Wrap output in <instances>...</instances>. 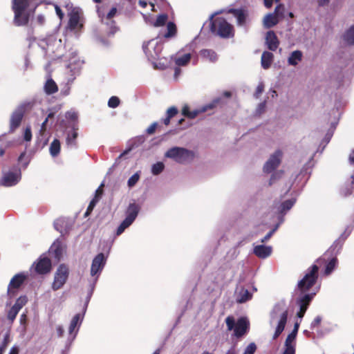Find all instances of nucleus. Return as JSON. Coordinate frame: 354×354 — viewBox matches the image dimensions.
I'll use <instances>...</instances> for the list:
<instances>
[{
	"label": "nucleus",
	"instance_id": "f704fd0d",
	"mask_svg": "<svg viewBox=\"0 0 354 354\" xmlns=\"http://www.w3.org/2000/svg\"><path fill=\"white\" fill-rule=\"evenodd\" d=\"M182 114L188 118H195L198 115L197 111H190L188 105H185L182 109Z\"/></svg>",
	"mask_w": 354,
	"mask_h": 354
},
{
	"label": "nucleus",
	"instance_id": "5fc2aeb1",
	"mask_svg": "<svg viewBox=\"0 0 354 354\" xmlns=\"http://www.w3.org/2000/svg\"><path fill=\"white\" fill-rule=\"evenodd\" d=\"M24 140L29 142L32 139V132H31V128L30 127H27L24 131Z\"/></svg>",
	"mask_w": 354,
	"mask_h": 354
},
{
	"label": "nucleus",
	"instance_id": "5701e85b",
	"mask_svg": "<svg viewBox=\"0 0 354 354\" xmlns=\"http://www.w3.org/2000/svg\"><path fill=\"white\" fill-rule=\"evenodd\" d=\"M344 241V239L342 237H339L337 239L330 248L328 249L326 253H330L331 254H336L342 248L343 243Z\"/></svg>",
	"mask_w": 354,
	"mask_h": 354
},
{
	"label": "nucleus",
	"instance_id": "603ef678",
	"mask_svg": "<svg viewBox=\"0 0 354 354\" xmlns=\"http://www.w3.org/2000/svg\"><path fill=\"white\" fill-rule=\"evenodd\" d=\"M140 178V176L138 173L134 174L133 176H131L129 180H128V186L131 187L134 186L137 182L138 181Z\"/></svg>",
	"mask_w": 354,
	"mask_h": 354
},
{
	"label": "nucleus",
	"instance_id": "0e129e2a",
	"mask_svg": "<svg viewBox=\"0 0 354 354\" xmlns=\"http://www.w3.org/2000/svg\"><path fill=\"white\" fill-rule=\"evenodd\" d=\"M266 110V102H261L257 108V112L261 114Z\"/></svg>",
	"mask_w": 354,
	"mask_h": 354
},
{
	"label": "nucleus",
	"instance_id": "3c124183",
	"mask_svg": "<svg viewBox=\"0 0 354 354\" xmlns=\"http://www.w3.org/2000/svg\"><path fill=\"white\" fill-rule=\"evenodd\" d=\"M18 313L19 310L12 306V307L9 310L8 313V319L11 322H13L15 319Z\"/></svg>",
	"mask_w": 354,
	"mask_h": 354
},
{
	"label": "nucleus",
	"instance_id": "a18cd8bd",
	"mask_svg": "<svg viewBox=\"0 0 354 354\" xmlns=\"http://www.w3.org/2000/svg\"><path fill=\"white\" fill-rule=\"evenodd\" d=\"M257 349V346L254 342L250 343L244 350L243 354H254Z\"/></svg>",
	"mask_w": 354,
	"mask_h": 354
},
{
	"label": "nucleus",
	"instance_id": "58836bf2",
	"mask_svg": "<svg viewBox=\"0 0 354 354\" xmlns=\"http://www.w3.org/2000/svg\"><path fill=\"white\" fill-rule=\"evenodd\" d=\"M27 301L28 299L26 296H21L17 299L13 306L19 311L23 308V306L26 305Z\"/></svg>",
	"mask_w": 354,
	"mask_h": 354
},
{
	"label": "nucleus",
	"instance_id": "69168bd1",
	"mask_svg": "<svg viewBox=\"0 0 354 354\" xmlns=\"http://www.w3.org/2000/svg\"><path fill=\"white\" fill-rule=\"evenodd\" d=\"M211 54H214V52L207 49L201 50V55L203 56H209Z\"/></svg>",
	"mask_w": 354,
	"mask_h": 354
},
{
	"label": "nucleus",
	"instance_id": "f3484780",
	"mask_svg": "<svg viewBox=\"0 0 354 354\" xmlns=\"http://www.w3.org/2000/svg\"><path fill=\"white\" fill-rule=\"evenodd\" d=\"M272 253V248L264 245H257L254 248V254L259 258L265 259Z\"/></svg>",
	"mask_w": 354,
	"mask_h": 354
},
{
	"label": "nucleus",
	"instance_id": "864d4df0",
	"mask_svg": "<svg viewBox=\"0 0 354 354\" xmlns=\"http://www.w3.org/2000/svg\"><path fill=\"white\" fill-rule=\"evenodd\" d=\"M284 10V6L283 4H279L277 6H276L274 14L276 15L278 17H283Z\"/></svg>",
	"mask_w": 354,
	"mask_h": 354
},
{
	"label": "nucleus",
	"instance_id": "c9c22d12",
	"mask_svg": "<svg viewBox=\"0 0 354 354\" xmlns=\"http://www.w3.org/2000/svg\"><path fill=\"white\" fill-rule=\"evenodd\" d=\"M78 324H80V314H76L73 317L68 328L69 333L72 334Z\"/></svg>",
	"mask_w": 354,
	"mask_h": 354
},
{
	"label": "nucleus",
	"instance_id": "338daca9",
	"mask_svg": "<svg viewBox=\"0 0 354 354\" xmlns=\"http://www.w3.org/2000/svg\"><path fill=\"white\" fill-rule=\"evenodd\" d=\"M330 0H317L319 6H324L329 3Z\"/></svg>",
	"mask_w": 354,
	"mask_h": 354
},
{
	"label": "nucleus",
	"instance_id": "4c0bfd02",
	"mask_svg": "<svg viewBox=\"0 0 354 354\" xmlns=\"http://www.w3.org/2000/svg\"><path fill=\"white\" fill-rule=\"evenodd\" d=\"M132 224L131 222L124 218V220L120 223L116 230V235L119 236L123 233V232Z\"/></svg>",
	"mask_w": 354,
	"mask_h": 354
},
{
	"label": "nucleus",
	"instance_id": "de8ad7c7",
	"mask_svg": "<svg viewBox=\"0 0 354 354\" xmlns=\"http://www.w3.org/2000/svg\"><path fill=\"white\" fill-rule=\"evenodd\" d=\"M53 252L54 254V257L57 260H59L62 256V249L59 245H54L53 246Z\"/></svg>",
	"mask_w": 354,
	"mask_h": 354
},
{
	"label": "nucleus",
	"instance_id": "423d86ee",
	"mask_svg": "<svg viewBox=\"0 0 354 354\" xmlns=\"http://www.w3.org/2000/svg\"><path fill=\"white\" fill-rule=\"evenodd\" d=\"M69 276L68 266L64 263L60 264L55 272L51 288L54 291L62 288L68 280Z\"/></svg>",
	"mask_w": 354,
	"mask_h": 354
},
{
	"label": "nucleus",
	"instance_id": "393cba45",
	"mask_svg": "<svg viewBox=\"0 0 354 354\" xmlns=\"http://www.w3.org/2000/svg\"><path fill=\"white\" fill-rule=\"evenodd\" d=\"M343 39L348 45H354V25L351 26L343 35Z\"/></svg>",
	"mask_w": 354,
	"mask_h": 354
},
{
	"label": "nucleus",
	"instance_id": "c756f323",
	"mask_svg": "<svg viewBox=\"0 0 354 354\" xmlns=\"http://www.w3.org/2000/svg\"><path fill=\"white\" fill-rule=\"evenodd\" d=\"M50 153L52 156H57L60 152V142L58 139H54L49 148Z\"/></svg>",
	"mask_w": 354,
	"mask_h": 354
},
{
	"label": "nucleus",
	"instance_id": "9b49d317",
	"mask_svg": "<svg viewBox=\"0 0 354 354\" xmlns=\"http://www.w3.org/2000/svg\"><path fill=\"white\" fill-rule=\"evenodd\" d=\"M34 265L35 271L39 274H46L52 269L51 260L47 257L41 256Z\"/></svg>",
	"mask_w": 354,
	"mask_h": 354
},
{
	"label": "nucleus",
	"instance_id": "7ed1b4c3",
	"mask_svg": "<svg viewBox=\"0 0 354 354\" xmlns=\"http://www.w3.org/2000/svg\"><path fill=\"white\" fill-rule=\"evenodd\" d=\"M210 31L221 38H232L234 36V26L223 17L210 18Z\"/></svg>",
	"mask_w": 354,
	"mask_h": 354
},
{
	"label": "nucleus",
	"instance_id": "a211bd4d",
	"mask_svg": "<svg viewBox=\"0 0 354 354\" xmlns=\"http://www.w3.org/2000/svg\"><path fill=\"white\" fill-rule=\"evenodd\" d=\"M139 211L140 207L138 205L135 203L129 204L127 209V216L125 218L133 223L136 218Z\"/></svg>",
	"mask_w": 354,
	"mask_h": 354
},
{
	"label": "nucleus",
	"instance_id": "9d476101",
	"mask_svg": "<svg viewBox=\"0 0 354 354\" xmlns=\"http://www.w3.org/2000/svg\"><path fill=\"white\" fill-rule=\"evenodd\" d=\"M283 153L281 150L278 149L272 154L269 159L266 162L263 166V171L267 174H270L277 169L281 162V158Z\"/></svg>",
	"mask_w": 354,
	"mask_h": 354
},
{
	"label": "nucleus",
	"instance_id": "6e6552de",
	"mask_svg": "<svg viewBox=\"0 0 354 354\" xmlns=\"http://www.w3.org/2000/svg\"><path fill=\"white\" fill-rule=\"evenodd\" d=\"M26 112L24 104L19 106L11 114L10 119V133H13L21 124Z\"/></svg>",
	"mask_w": 354,
	"mask_h": 354
},
{
	"label": "nucleus",
	"instance_id": "ddd939ff",
	"mask_svg": "<svg viewBox=\"0 0 354 354\" xmlns=\"http://www.w3.org/2000/svg\"><path fill=\"white\" fill-rule=\"evenodd\" d=\"M106 257L103 253L101 252L96 255L92 261L91 274L92 276H95L97 273L101 272L106 264Z\"/></svg>",
	"mask_w": 354,
	"mask_h": 354
},
{
	"label": "nucleus",
	"instance_id": "72a5a7b5",
	"mask_svg": "<svg viewBox=\"0 0 354 354\" xmlns=\"http://www.w3.org/2000/svg\"><path fill=\"white\" fill-rule=\"evenodd\" d=\"M252 297L250 292L246 289H243L239 293V297L237 299L239 303H244Z\"/></svg>",
	"mask_w": 354,
	"mask_h": 354
},
{
	"label": "nucleus",
	"instance_id": "f257e3e1",
	"mask_svg": "<svg viewBox=\"0 0 354 354\" xmlns=\"http://www.w3.org/2000/svg\"><path fill=\"white\" fill-rule=\"evenodd\" d=\"M326 254H327L326 253L324 257L319 258L316 261L317 264H313L310 266L304 277L299 281L297 283V289L301 294H307V292L315 285L319 276V267L322 264L326 263V260L325 256Z\"/></svg>",
	"mask_w": 354,
	"mask_h": 354
},
{
	"label": "nucleus",
	"instance_id": "412c9836",
	"mask_svg": "<svg viewBox=\"0 0 354 354\" xmlns=\"http://www.w3.org/2000/svg\"><path fill=\"white\" fill-rule=\"evenodd\" d=\"M264 25L266 28H270L279 22L278 17L273 14H268L264 18Z\"/></svg>",
	"mask_w": 354,
	"mask_h": 354
},
{
	"label": "nucleus",
	"instance_id": "0eeeda50",
	"mask_svg": "<svg viewBox=\"0 0 354 354\" xmlns=\"http://www.w3.org/2000/svg\"><path fill=\"white\" fill-rule=\"evenodd\" d=\"M299 324L295 323L292 332L287 336L285 344L284 350L282 354H295L296 353V337L298 333Z\"/></svg>",
	"mask_w": 354,
	"mask_h": 354
},
{
	"label": "nucleus",
	"instance_id": "dca6fc26",
	"mask_svg": "<svg viewBox=\"0 0 354 354\" xmlns=\"http://www.w3.org/2000/svg\"><path fill=\"white\" fill-rule=\"evenodd\" d=\"M266 44L270 50L275 51L279 45V41L273 30L267 32L266 36Z\"/></svg>",
	"mask_w": 354,
	"mask_h": 354
},
{
	"label": "nucleus",
	"instance_id": "052dcab7",
	"mask_svg": "<svg viewBox=\"0 0 354 354\" xmlns=\"http://www.w3.org/2000/svg\"><path fill=\"white\" fill-rule=\"evenodd\" d=\"M276 229H272V230H270L261 240V243H265L266 241H268L270 238L271 236L273 235V234L274 233Z\"/></svg>",
	"mask_w": 354,
	"mask_h": 354
},
{
	"label": "nucleus",
	"instance_id": "e433bc0d",
	"mask_svg": "<svg viewBox=\"0 0 354 354\" xmlns=\"http://www.w3.org/2000/svg\"><path fill=\"white\" fill-rule=\"evenodd\" d=\"M168 19L167 14H161L157 17L156 21L153 23V26L160 27L164 26Z\"/></svg>",
	"mask_w": 354,
	"mask_h": 354
},
{
	"label": "nucleus",
	"instance_id": "2f4dec72",
	"mask_svg": "<svg viewBox=\"0 0 354 354\" xmlns=\"http://www.w3.org/2000/svg\"><path fill=\"white\" fill-rule=\"evenodd\" d=\"M167 32L165 34V38L174 37L177 32L176 26L174 22H169L167 26Z\"/></svg>",
	"mask_w": 354,
	"mask_h": 354
},
{
	"label": "nucleus",
	"instance_id": "c85d7f7f",
	"mask_svg": "<svg viewBox=\"0 0 354 354\" xmlns=\"http://www.w3.org/2000/svg\"><path fill=\"white\" fill-rule=\"evenodd\" d=\"M192 55L190 53L184 54L175 59V64L178 66H185L189 64Z\"/></svg>",
	"mask_w": 354,
	"mask_h": 354
},
{
	"label": "nucleus",
	"instance_id": "8fccbe9b",
	"mask_svg": "<svg viewBox=\"0 0 354 354\" xmlns=\"http://www.w3.org/2000/svg\"><path fill=\"white\" fill-rule=\"evenodd\" d=\"M225 323L228 330H232V329H234L236 323L233 317L228 316L225 319Z\"/></svg>",
	"mask_w": 354,
	"mask_h": 354
},
{
	"label": "nucleus",
	"instance_id": "4be33fe9",
	"mask_svg": "<svg viewBox=\"0 0 354 354\" xmlns=\"http://www.w3.org/2000/svg\"><path fill=\"white\" fill-rule=\"evenodd\" d=\"M230 13H232L234 16L237 19V23L239 25H243L245 22L246 15L243 10L240 9H231L230 10Z\"/></svg>",
	"mask_w": 354,
	"mask_h": 354
},
{
	"label": "nucleus",
	"instance_id": "c03bdc74",
	"mask_svg": "<svg viewBox=\"0 0 354 354\" xmlns=\"http://www.w3.org/2000/svg\"><path fill=\"white\" fill-rule=\"evenodd\" d=\"M104 184L102 183L99 187L98 188L95 190V196H94V198H93V200H94L95 201L97 202L100 200V198H102V195H103V193H104V189H103V187H104Z\"/></svg>",
	"mask_w": 354,
	"mask_h": 354
},
{
	"label": "nucleus",
	"instance_id": "79ce46f5",
	"mask_svg": "<svg viewBox=\"0 0 354 354\" xmlns=\"http://www.w3.org/2000/svg\"><path fill=\"white\" fill-rule=\"evenodd\" d=\"M284 174V171L283 170H279L274 172L269 180V186H271L276 180L280 179L283 175Z\"/></svg>",
	"mask_w": 354,
	"mask_h": 354
},
{
	"label": "nucleus",
	"instance_id": "473e14b6",
	"mask_svg": "<svg viewBox=\"0 0 354 354\" xmlns=\"http://www.w3.org/2000/svg\"><path fill=\"white\" fill-rule=\"evenodd\" d=\"M337 263V259L336 257H333L326 265V268L324 273L326 275L330 274L333 270L335 268V266Z\"/></svg>",
	"mask_w": 354,
	"mask_h": 354
},
{
	"label": "nucleus",
	"instance_id": "7c9ffc66",
	"mask_svg": "<svg viewBox=\"0 0 354 354\" xmlns=\"http://www.w3.org/2000/svg\"><path fill=\"white\" fill-rule=\"evenodd\" d=\"M78 136L77 128L73 127V131L71 133H68L66 138V144L68 145L76 146V139Z\"/></svg>",
	"mask_w": 354,
	"mask_h": 354
},
{
	"label": "nucleus",
	"instance_id": "09e8293b",
	"mask_svg": "<svg viewBox=\"0 0 354 354\" xmlns=\"http://www.w3.org/2000/svg\"><path fill=\"white\" fill-rule=\"evenodd\" d=\"M10 342V335L8 333L6 334L3 339L0 345V351L4 353L8 344Z\"/></svg>",
	"mask_w": 354,
	"mask_h": 354
},
{
	"label": "nucleus",
	"instance_id": "bf43d9fd",
	"mask_svg": "<svg viewBox=\"0 0 354 354\" xmlns=\"http://www.w3.org/2000/svg\"><path fill=\"white\" fill-rule=\"evenodd\" d=\"M158 127V123L153 122L152 123L147 129V133L149 135L153 134L156 131V129Z\"/></svg>",
	"mask_w": 354,
	"mask_h": 354
},
{
	"label": "nucleus",
	"instance_id": "39448f33",
	"mask_svg": "<svg viewBox=\"0 0 354 354\" xmlns=\"http://www.w3.org/2000/svg\"><path fill=\"white\" fill-rule=\"evenodd\" d=\"M165 156L182 164L192 160L194 158V154L193 151L185 148L174 147L166 152Z\"/></svg>",
	"mask_w": 354,
	"mask_h": 354
},
{
	"label": "nucleus",
	"instance_id": "b1692460",
	"mask_svg": "<svg viewBox=\"0 0 354 354\" xmlns=\"http://www.w3.org/2000/svg\"><path fill=\"white\" fill-rule=\"evenodd\" d=\"M80 21V15L77 11H72L70 14L68 20V26L71 29H75L77 27Z\"/></svg>",
	"mask_w": 354,
	"mask_h": 354
},
{
	"label": "nucleus",
	"instance_id": "aec40b11",
	"mask_svg": "<svg viewBox=\"0 0 354 354\" xmlns=\"http://www.w3.org/2000/svg\"><path fill=\"white\" fill-rule=\"evenodd\" d=\"M44 91L48 95H52L58 91V86L53 79H48L44 84Z\"/></svg>",
	"mask_w": 354,
	"mask_h": 354
},
{
	"label": "nucleus",
	"instance_id": "cd10ccee",
	"mask_svg": "<svg viewBox=\"0 0 354 354\" xmlns=\"http://www.w3.org/2000/svg\"><path fill=\"white\" fill-rule=\"evenodd\" d=\"M302 58V53L299 50L293 51L288 58V64L292 66H296L299 61Z\"/></svg>",
	"mask_w": 354,
	"mask_h": 354
},
{
	"label": "nucleus",
	"instance_id": "4468645a",
	"mask_svg": "<svg viewBox=\"0 0 354 354\" xmlns=\"http://www.w3.org/2000/svg\"><path fill=\"white\" fill-rule=\"evenodd\" d=\"M21 178V172L18 171H8L6 173L2 179L1 185L6 187H11L15 185Z\"/></svg>",
	"mask_w": 354,
	"mask_h": 354
},
{
	"label": "nucleus",
	"instance_id": "20e7f679",
	"mask_svg": "<svg viewBox=\"0 0 354 354\" xmlns=\"http://www.w3.org/2000/svg\"><path fill=\"white\" fill-rule=\"evenodd\" d=\"M281 311L275 331L273 334L272 339H277L283 331L288 320V310L286 308L285 301H281L275 304L272 311L271 312V321L274 319L277 313Z\"/></svg>",
	"mask_w": 354,
	"mask_h": 354
},
{
	"label": "nucleus",
	"instance_id": "37998d69",
	"mask_svg": "<svg viewBox=\"0 0 354 354\" xmlns=\"http://www.w3.org/2000/svg\"><path fill=\"white\" fill-rule=\"evenodd\" d=\"M165 165L161 162H158L156 164L153 165L151 171L154 175L160 174L164 169Z\"/></svg>",
	"mask_w": 354,
	"mask_h": 354
},
{
	"label": "nucleus",
	"instance_id": "6ab92c4d",
	"mask_svg": "<svg viewBox=\"0 0 354 354\" xmlns=\"http://www.w3.org/2000/svg\"><path fill=\"white\" fill-rule=\"evenodd\" d=\"M274 55L272 53L264 51L261 55V66L264 69H268L272 63Z\"/></svg>",
	"mask_w": 354,
	"mask_h": 354
},
{
	"label": "nucleus",
	"instance_id": "e2e57ef3",
	"mask_svg": "<svg viewBox=\"0 0 354 354\" xmlns=\"http://www.w3.org/2000/svg\"><path fill=\"white\" fill-rule=\"evenodd\" d=\"M116 12H117L116 8H115V7L112 8L110 10V11L108 12V14L106 15V19H111L115 15Z\"/></svg>",
	"mask_w": 354,
	"mask_h": 354
},
{
	"label": "nucleus",
	"instance_id": "f8f14e48",
	"mask_svg": "<svg viewBox=\"0 0 354 354\" xmlns=\"http://www.w3.org/2000/svg\"><path fill=\"white\" fill-rule=\"evenodd\" d=\"M26 276L24 273L15 274L10 280L7 290V294L10 297L15 295V289H18L24 283Z\"/></svg>",
	"mask_w": 354,
	"mask_h": 354
},
{
	"label": "nucleus",
	"instance_id": "4d7b16f0",
	"mask_svg": "<svg viewBox=\"0 0 354 354\" xmlns=\"http://www.w3.org/2000/svg\"><path fill=\"white\" fill-rule=\"evenodd\" d=\"M263 91H264V85L263 83H260L256 88L255 93L254 94V97L259 98L260 97V95H261V93L263 92Z\"/></svg>",
	"mask_w": 354,
	"mask_h": 354
},
{
	"label": "nucleus",
	"instance_id": "13d9d810",
	"mask_svg": "<svg viewBox=\"0 0 354 354\" xmlns=\"http://www.w3.org/2000/svg\"><path fill=\"white\" fill-rule=\"evenodd\" d=\"M322 322V317L320 316H317L313 321L311 322L310 328L314 329L317 327H319Z\"/></svg>",
	"mask_w": 354,
	"mask_h": 354
},
{
	"label": "nucleus",
	"instance_id": "a878e982",
	"mask_svg": "<svg viewBox=\"0 0 354 354\" xmlns=\"http://www.w3.org/2000/svg\"><path fill=\"white\" fill-rule=\"evenodd\" d=\"M178 113V109L175 106L169 107L167 111V116L162 120L165 125L168 126L170 123V120L176 116Z\"/></svg>",
	"mask_w": 354,
	"mask_h": 354
},
{
	"label": "nucleus",
	"instance_id": "1a4fd4ad",
	"mask_svg": "<svg viewBox=\"0 0 354 354\" xmlns=\"http://www.w3.org/2000/svg\"><path fill=\"white\" fill-rule=\"evenodd\" d=\"M315 295V292H308L307 294H301V295L297 298V304L299 306V310L297 313V316L299 318H302L304 316Z\"/></svg>",
	"mask_w": 354,
	"mask_h": 354
},
{
	"label": "nucleus",
	"instance_id": "6e6d98bb",
	"mask_svg": "<svg viewBox=\"0 0 354 354\" xmlns=\"http://www.w3.org/2000/svg\"><path fill=\"white\" fill-rule=\"evenodd\" d=\"M97 203V202L95 201L93 199L91 201V202L86 209V211L85 212V215H84L85 216H88L92 212V211L93 210V209L95 207Z\"/></svg>",
	"mask_w": 354,
	"mask_h": 354
},
{
	"label": "nucleus",
	"instance_id": "a19ab883",
	"mask_svg": "<svg viewBox=\"0 0 354 354\" xmlns=\"http://www.w3.org/2000/svg\"><path fill=\"white\" fill-rule=\"evenodd\" d=\"M294 203H295V201H292V200L285 201L284 202H283L281 204L280 212L281 213H283V212H285L286 211H288L289 209H290L292 208V207L293 206Z\"/></svg>",
	"mask_w": 354,
	"mask_h": 354
},
{
	"label": "nucleus",
	"instance_id": "f03ea898",
	"mask_svg": "<svg viewBox=\"0 0 354 354\" xmlns=\"http://www.w3.org/2000/svg\"><path fill=\"white\" fill-rule=\"evenodd\" d=\"M32 0H12V10L14 12L13 23L17 26L28 25L30 12L28 10Z\"/></svg>",
	"mask_w": 354,
	"mask_h": 354
},
{
	"label": "nucleus",
	"instance_id": "49530a36",
	"mask_svg": "<svg viewBox=\"0 0 354 354\" xmlns=\"http://www.w3.org/2000/svg\"><path fill=\"white\" fill-rule=\"evenodd\" d=\"M120 103V99L117 96H112L108 101V106L111 108H116Z\"/></svg>",
	"mask_w": 354,
	"mask_h": 354
},
{
	"label": "nucleus",
	"instance_id": "774afa93",
	"mask_svg": "<svg viewBox=\"0 0 354 354\" xmlns=\"http://www.w3.org/2000/svg\"><path fill=\"white\" fill-rule=\"evenodd\" d=\"M19 348L16 346H14L11 348L9 354H19Z\"/></svg>",
	"mask_w": 354,
	"mask_h": 354
},
{
	"label": "nucleus",
	"instance_id": "2eb2a0df",
	"mask_svg": "<svg viewBox=\"0 0 354 354\" xmlns=\"http://www.w3.org/2000/svg\"><path fill=\"white\" fill-rule=\"evenodd\" d=\"M249 322L245 317L239 318L234 329V335L236 337H241L243 336L249 329Z\"/></svg>",
	"mask_w": 354,
	"mask_h": 354
},
{
	"label": "nucleus",
	"instance_id": "680f3d73",
	"mask_svg": "<svg viewBox=\"0 0 354 354\" xmlns=\"http://www.w3.org/2000/svg\"><path fill=\"white\" fill-rule=\"evenodd\" d=\"M55 12H56V14L59 17V18L62 20L64 17V12H62V9L60 8L59 6H58L57 5H55Z\"/></svg>",
	"mask_w": 354,
	"mask_h": 354
},
{
	"label": "nucleus",
	"instance_id": "ea45409f",
	"mask_svg": "<svg viewBox=\"0 0 354 354\" xmlns=\"http://www.w3.org/2000/svg\"><path fill=\"white\" fill-rule=\"evenodd\" d=\"M55 117V113L53 112H50L48 114L46 118L45 119V120L42 122L41 125V128H40V134L42 136L46 131V129H47V124L48 122V120L50 119H52Z\"/></svg>",
	"mask_w": 354,
	"mask_h": 354
},
{
	"label": "nucleus",
	"instance_id": "bb28decb",
	"mask_svg": "<svg viewBox=\"0 0 354 354\" xmlns=\"http://www.w3.org/2000/svg\"><path fill=\"white\" fill-rule=\"evenodd\" d=\"M223 104V102L221 97H216L209 104L205 105L202 109L201 111L205 112L207 110L209 109H214V108L217 107L218 106H221Z\"/></svg>",
	"mask_w": 354,
	"mask_h": 354
}]
</instances>
